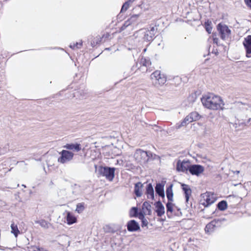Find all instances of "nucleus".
<instances>
[{
    "instance_id": "obj_1",
    "label": "nucleus",
    "mask_w": 251,
    "mask_h": 251,
    "mask_svg": "<svg viewBox=\"0 0 251 251\" xmlns=\"http://www.w3.org/2000/svg\"><path fill=\"white\" fill-rule=\"evenodd\" d=\"M201 100L204 106L212 110L222 109L224 105L221 97L212 93L203 96Z\"/></svg>"
},
{
    "instance_id": "obj_2",
    "label": "nucleus",
    "mask_w": 251,
    "mask_h": 251,
    "mask_svg": "<svg viewBox=\"0 0 251 251\" xmlns=\"http://www.w3.org/2000/svg\"><path fill=\"white\" fill-rule=\"evenodd\" d=\"M151 79L152 80L153 85L158 87L164 85L166 82V77L163 74H161L160 71L156 70L152 73L151 75Z\"/></svg>"
},
{
    "instance_id": "obj_3",
    "label": "nucleus",
    "mask_w": 251,
    "mask_h": 251,
    "mask_svg": "<svg viewBox=\"0 0 251 251\" xmlns=\"http://www.w3.org/2000/svg\"><path fill=\"white\" fill-rule=\"evenodd\" d=\"M157 28L154 26L150 27V29H141L136 32V34L142 36L145 41H151L153 40L156 32Z\"/></svg>"
},
{
    "instance_id": "obj_4",
    "label": "nucleus",
    "mask_w": 251,
    "mask_h": 251,
    "mask_svg": "<svg viewBox=\"0 0 251 251\" xmlns=\"http://www.w3.org/2000/svg\"><path fill=\"white\" fill-rule=\"evenodd\" d=\"M115 168L114 167L100 166L98 169V174L105 177L108 180L111 181L115 176Z\"/></svg>"
},
{
    "instance_id": "obj_5",
    "label": "nucleus",
    "mask_w": 251,
    "mask_h": 251,
    "mask_svg": "<svg viewBox=\"0 0 251 251\" xmlns=\"http://www.w3.org/2000/svg\"><path fill=\"white\" fill-rule=\"evenodd\" d=\"M60 156L58 158V162L65 164L72 161L74 156V153L67 150H63L60 153Z\"/></svg>"
},
{
    "instance_id": "obj_6",
    "label": "nucleus",
    "mask_w": 251,
    "mask_h": 251,
    "mask_svg": "<svg viewBox=\"0 0 251 251\" xmlns=\"http://www.w3.org/2000/svg\"><path fill=\"white\" fill-rule=\"evenodd\" d=\"M217 28L223 40H225L228 38L231 33V30L226 25L220 23L217 25Z\"/></svg>"
},
{
    "instance_id": "obj_7",
    "label": "nucleus",
    "mask_w": 251,
    "mask_h": 251,
    "mask_svg": "<svg viewBox=\"0 0 251 251\" xmlns=\"http://www.w3.org/2000/svg\"><path fill=\"white\" fill-rule=\"evenodd\" d=\"M147 155V151H144L141 149L136 150L134 155L135 159L138 162L143 163L148 162Z\"/></svg>"
},
{
    "instance_id": "obj_8",
    "label": "nucleus",
    "mask_w": 251,
    "mask_h": 251,
    "mask_svg": "<svg viewBox=\"0 0 251 251\" xmlns=\"http://www.w3.org/2000/svg\"><path fill=\"white\" fill-rule=\"evenodd\" d=\"M190 162L189 160H178L176 163V169L178 172H185L189 171L190 167Z\"/></svg>"
},
{
    "instance_id": "obj_9",
    "label": "nucleus",
    "mask_w": 251,
    "mask_h": 251,
    "mask_svg": "<svg viewBox=\"0 0 251 251\" xmlns=\"http://www.w3.org/2000/svg\"><path fill=\"white\" fill-rule=\"evenodd\" d=\"M226 219L224 218L214 219L206 226L205 227V232H212L215 227L220 226L222 223Z\"/></svg>"
},
{
    "instance_id": "obj_10",
    "label": "nucleus",
    "mask_w": 251,
    "mask_h": 251,
    "mask_svg": "<svg viewBox=\"0 0 251 251\" xmlns=\"http://www.w3.org/2000/svg\"><path fill=\"white\" fill-rule=\"evenodd\" d=\"M204 171V167L199 164L191 165L189 172L192 175L199 176Z\"/></svg>"
},
{
    "instance_id": "obj_11",
    "label": "nucleus",
    "mask_w": 251,
    "mask_h": 251,
    "mask_svg": "<svg viewBox=\"0 0 251 251\" xmlns=\"http://www.w3.org/2000/svg\"><path fill=\"white\" fill-rule=\"evenodd\" d=\"M243 45L246 49V56L251 57V35H248L244 39Z\"/></svg>"
},
{
    "instance_id": "obj_12",
    "label": "nucleus",
    "mask_w": 251,
    "mask_h": 251,
    "mask_svg": "<svg viewBox=\"0 0 251 251\" xmlns=\"http://www.w3.org/2000/svg\"><path fill=\"white\" fill-rule=\"evenodd\" d=\"M126 226L128 231L130 232L137 231L140 228L139 224L134 220L129 221Z\"/></svg>"
},
{
    "instance_id": "obj_13",
    "label": "nucleus",
    "mask_w": 251,
    "mask_h": 251,
    "mask_svg": "<svg viewBox=\"0 0 251 251\" xmlns=\"http://www.w3.org/2000/svg\"><path fill=\"white\" fill-rule=\"evenodd\" d=\"M202 197L204 201L202 204L205 206H208L215 201V199L213 196L212 195H210L209 193L203 194Z\"/></svg>"
},
{
    "instance_id": "obj_14",
    "label": "nucleus",
    "mask_w": 251,
    "mask_h": 251,
    "mask_svg": "<svg viewBox=\"0 0 251 251\" xmlns=\"http://www.w3.org/2000/svg\"><path fill=\"white\" fill-rule=\"evenodd\" d=\"M63 148L67 150L78 152L81 150V145L78 143H69L63 146Z\"/></svg>"
},
{
    "instance_id": "obj_15",
    "label": "nucleus",
    "mask_w": 251,
    "mask_h": 251,
    "mask_svg": "<svg viewBox=\"0 0 251 251\" xmlns=\"http://www.w3.org/2000/svg\"><path fill=\"white\" fill-rule=\"evenodd\" d=\"M155 207V212L158 217H161L165 213V207L160 201H156L154 204Z\"/></svg>"
},
{
    "instance_id": "obj_16",
    "label": "nucleus",
    "mask_w": 251,
    "mask_h": 251,
    "mask_svg": "<svg viewBox=\"0 0 251 251\" xmlns=\"http://www.w3.org/2000/svg\"><path fill=\"white\" fill-rule=\"evenodd\" d=\"M181 186L182 189L183 190V191L184 192L185 197V199H186V202H188L189 199V196L191 195V193H192L191 189L190 187H189V186L187 184H185L184 183H181Z\"/></svg>"
},
{
    "instance_id": "obj_17",
    "label": "nucleus",
    "mask_w": 251,
    "mask_h": 251,
    "mask_svg": "<svg viewBox=\"0 0 251 251\" xmlns=\"http://www.w3.org/2000/svg\"><path fill=\"white\" fill-rule=\"evenodd\" d=\"M164 186V184H161L160 183H158L156 184V186L155 187V190L156 193L159 196L162 197V198L165 197Z\"/></svg>"
},
{
    "instance_id": "obj_18",
    "label": "nucleus",
    "mask_w": 251,
    "mask_h": 251,
    "mask_svg": "<svg viewBox=\"0 0 251 251\" xmlns=\"http://www.w3.org/2000/svg\"><path fill=\"white\" fill-rule=\"evenodd\" d=\"M146 194L147 195L148 199H151L152 200H154V190L152 185L151 183H149L147 185Z\"/></svg>"
},
{
    "instance_id": "obj_19",
    "label": "nucleus",
    "mask_w": 251,
    "mask_h": 251,
    "mask_svg": "<svg viewBox=\"0 0 251 251\" xmlns=\"http://www.w3.org/2000/svg\"><path fill=\"white\" fill-rule=\"evenodd\" d=\"M143 187V184L138 182L135 184L134 186V194L137 197H140L142 195V189Z\"/></svg>"
},
{
    "instance_id": "obj_20",
    "label": "nucleus",
    "mask_w": 251,
    "mask_h": 251,
    "mask_svg": "<svg viewBox=\"0 0 251 251\" xmlns=\"http://www.w3.org/2000/svg\"><path fill=\"white\" fill-rule=\"evenodd\" d=\"M137 17L138 15H135L132 16L130 19L125 21L123 25L121 27V30L122 31L125 30L127 26L130 25Z\"/></svg>"
},
{
    "instance_id": "obj_21",
    "label": "nucleus",
    "mask_w": 251,
    "mask_h": 251,
    "mask_svg": "<svg viewBox=\"0 0 251 251\" xmlns=\"http://www.w3.org/2000/svg\"><path fill=\"white\" fill-rule=\"evenodd\" d=\"M142 209L145 213L149 215L151 214V205L149 201H145L142 205Z\"/></svg>"
},
{
    "instance_id": "obj_22",
    "label": "nucleus",
    "mask_w": 251,
    "mask_h": 251,
    "mask_svg": "<svg viewBox=\"0 0 251 251\" xmlns=\"http://www.w3.org/2000/svg\"><path fill=\"white\" fill-rule=\"evenodd\" d=\"M173 185L171 184L168 186L166 189V196L168 201H173Z\"/></svg>"
},
{
    "instance_id": "obj_23",
    "label": "nucleus",
    "mask_w": 251,
    "mask_h": 251,
    "mask_svg": "<svg viewBox=\"0 0 251 251\" xmlns=\"http://www.w3.org/2000/svg\"><path fill=\"white\" fill-rule=\"evenodd\" d=\"M192 122V121L190 119V118L188 117V116H187L181 122L180 124H177L176 125V128L177 129H179L181 128L182 126H185L187 125H188L189 123Z\"/></svg>"
},
{
    "instance_id": "obj_24",
    "label": "nucleus",
    "mask_w": 251,
    "mask_h": 251,
    "mask_svg": "<svg viewBox=\"0 0 251 251\" xmlns=\"http://www.w3.org/2000/svg\"><path fill=\"white\" fill-rule=\"evenodd\" d=\"M35 223L36 224H39L40 226L44 229H48V228H49L50 226V223H49L44 219L35 220Z\"/></svg>"
},
{
    "instance_id": "obj_25",
    "label": "nucleus",
    "mask_w": 251,
    "mask_h": 251,
    "mask_svg": "<svg viewBox=\"0 0 251 251\" xmlns=\"http://www.w3.org/2000/svg\"><path fill=\"white\" fill-rule=\"evenodd\" d=\"M137 63H136V66L134 65L131 66V67L130 68V71L128 72L127 73H126V72H124V76L125 77V78L130 76L135 72V69L137 67Z\"/></svg>"
},
{
    "instance_id": "obj_26",
    "label": "nucleus",
    "mask_w": 251,
    "mask_h": 251,
    "mask_svg": "<svg viewBox=\"0 0 251 251\" xmlns=\"http://www.w3.org/2000/svg\"><path fill=\"white\" fill-rule=\"evenodd\" d=\"M166 208L168 217H170L171 216V214L173 210V204L172 203V201H168L166 204Z\"/></svg>"
},
{
    "instance_id": "obj_27",
    "label": "nucleus",
    "mask_w": 251,
    "mask_h": 251,
    "mask_svg": "<svg viewBox=\"0 0 251 251\" xmlns=\"http://www.w3.org/2000/svg\"><path fill=\"white\" fill-rule=\"evenodd\" d=\"M10 227L11 229V233H13L16 237H17L20 233V231L18 229L17 225H15L14 223H12Z\"/></svg>"
},
{
    "instance_id": "obj_28",
    "label": "nucleus",
    "mask_w": 251,
    "mask_h": 251,
    "mask_svg": "<svg viewBox=\"0 0 251 251\" xmlns=\"http://www.w3.org/2000/svg\"><path fill=\"white\" fill-rule=\"evenodd\" d=\"M140 64L145 67H149L151 65V62L149 58L142 57L140 60Z\"/></svg>"
},
{
    "instance_id": "obj_29",
    "label": "nucleus",
    "mask_w": 251,
    "mask_h": 251,
    "mask_svg": "<svg viewBox=\"0 0 251 251\" xmlns=\"http://www.w3.org/2000/svg\"><path fill=\"white\" fill-rule=\"evenodd\" d=\"M227 202L226 201H222L217 204L218 208L221 211H224L227 208Z\"/></svg>"
},
{
    "instance_id": "obj_30",
    "label": "nucleus",
    "mask_w": 251,
    "mask_h": 251,
    "mask_svg": "<svg viewBox=\"0 0 251 251\" xmlns=\"http://www.w3.org/2000/svg\"><path fill=\"white\" fill-rule=\"evenodd\" d=\"M66 219L68 224H73L76 222V218L74 217L70 213H68Z\"/></svg>"
},
{
    "instance_id": "obj_31",
    "label": "nucleus",
    "mask_w": 251,
    "mask_h": 251,
    "mask_svg": "<svg viewBox=\"0 0 251 251\" xmlns=\"http://www.w3.org/2000/svg\"><path fill=\"white\" fill-rule=\"evenodd\" d=\"M212 23L211 21H207L204 23V27L206 31L209 33L212 32V27L211 26Z\"/></svg>"
},
{
    "instance_id": "obj_32",
    "label": "nucleus",
    "mask_w": 251,
    "mask_h": 251,
    "mask_svg": "<svg viewBox=\"0 0 251 251\" xmlns=\"http://www.w3.org/2000/svg\"><path fill=\"white\" fill-rule=\"evenodd\" d=\"M138 210L136 207H132L129 212L130 217H136L138 216Z\"/></svg>"
},
{
    "instance_id": "obj_33",
    "label": "nucleus",
    "mask_w": 251,
    "mask_h": 251,
    "mask_svg": "<svg viewBox=\"0 0 251 251\" xmlns=\"http://www.w3.org/2000/svg\"><path fill=\"white\" fill-rule=\"evenodd\" d=\"M188 116L189 118H190L192 122L198 120L199 117V114L196 112H192Z\"/></svg>"
},
{
    "instance_id": "obj_34",
    "label": "nucleus",
    "mask_w": 251,
    "mask_h": 251,
    "mask_svg": "<svg viewBox=\"0 0 251 251\" xmlns=\"http://www.w3.org/2000/svg\"><path fill=\"white\" fill-rule=\"evenodd\" d=\"M84 209V204L83 203H79L76 205L75 211L78 213H81Z\"/></svg>"
},
{
    "instance_id": "obj_35",
    "label": "nucleus",
    "mask_w": 251,
    "mask_h": 251,
    "mask_svg": "<svg viewBox=\"0 0 251 251\" xmlns=\"http://www.w3.org/2000/svg\"><path fill=\"white\" fill-rule=\"evenodd\" d=\"M129 2H126L122 6L121 12L126 11L129 7Z\"/></svg>"
},
{
    "instance_id": "obj_36",
    "label": "nucleus",
    "mask_w": 251,
    "mask_h": 251,
    "mask_svg": "<svg viewBox=\"0 0 251 251\" xmlns=\"http://www.w3.org/2000/svg\"><path fill=\"white\" fill-rule=\"evenodd\" d=\"M82 46V42L80 43H76V44H73V45L71 44L70 45V47L72 49H75V48L78 49L80 48Z\"/></svg>"
},
{
    "instance_id": "obj_37",
    "label": "nucleus",
    "mask_w": 251,
    "mask_h": 251,
    "mask_svg": "<svg viewBox=\"0 0 251 251\" xmlns=\"http://www.w3.org/2000/svg\"><path fill=\"white\" fill-rule=\"evenodd\" d=\"M244 104L242 102H240V101H238V102H236L235 103H234V105H235V107L236 108H241L243 107V106L244 105Z\"/></svg>"
},
{
    "instance_id": "obj_38",
    "label": "nucleus",
    "mask_w": 251,
    "mask_h": 251,
    "mask_svg": "<svg viewBox=\"0 0 251 251\" xmlns=\"http://www.w3.org/2000/svg\"><path fill=\"white\" fill-rule=\"evenodd\" d=\"M141 222H142L141 226L142 227L147 226L148 225V222L145 218L142 220Z\"/></svg>"
},
{
    "instance_id": "obj_39",
    "label": "nucleus",
    "mask_w": 251,
    "mask_h": 251,
    "mask_svg": "<svg viewBox=\"0 0 251 251\" xmlns=\"http://www.w3.org/2000/svg\"><path fill=\"white\" fill-rule=\"evenodd\" d=\"M138 216L140 219L141 220L145 219L144 215L143 212H140V213H138Z\"/></svg>"
},
{
    "instance_id": "obj_40",
    "label": "nucleus",
    "mask_w": 251,
    "mask_h": 251,
    "mask_svg": "<svg viewBox=\"0 0 251 251\" xmlns=\"http://www.w3.org/2000/svg\"><path fill=\"white\" fill-rule=\"evenodd\" d=\"M147 152L148 154L147 157H148V161L150 158H151L152 157L153 154H152V153L150 151H147Z\"/></svg>"
},
{
    "instance_id": "obj_41",
    "label": "nucleus",
    "mask_w": 251,
    "mask_h": 251,
    "mask_svg": "<svg viewBox=\"0 0 251 251\" xmlns=\"http://www.w3.org/2000/svg\"><path fill=\"white\" fill-rule=\"evenodd\" d=\"M246 4L251 8V0H244Z\"/></svg>"
},
{
    "instance_id": "obj_42",
    "label": "nucleus",
    "mask_w": 251,
    "mask_h": 251,
    "mask_svg": "<svg viewBox=\"0 0 251 251\" xmlns=\"http://www.w3.org/2000/svg\"><path fill=\"white\" fill-rule=\"evenodd\" d=\"M213 43L216 45H218L219 39L217 37H213Z\"/></svg>"
},
{
    "instance_id": "obj_43",
    "label": "nucleus",
    "mask_w": 251,
    "mask_h": 251,
    "mask_svg": "<svg viewBox=\"0 0 251 251\" xmlns=\"http://www.w3.org/2000/svg\"><path fill=\"white\" fill-rule=\"evenodd\" d=\"M129 71H130V68H127V67H126V68H125V71L124 72H126V73H127Z\"/></svg>"
},
{
    "instance_id": "obj_44",
    "label": "nucleus",
    "mask_w": 251,
    "mask_h": 251,
    "mask_svg": "<svg viewBox=\"0 0 251 251\" xmlns=\"http://www.w3.org/2000/svg\"><path fill=\"white\" fill-rule=\"evenodd\" d=\"M135 0H128L127 2H129V3H132Z\"/></svg>"
},
{
    "instance_id": "obj_45",
    "label": "nucleus",
    "mask_w": 251,
    "mask_h": 251,
    "mask_svg": "<svg viewBox=\"0 0 251 251\" xmlns=\"http://www.w3.org/2000/svg\"><path fill=\"white\" fill-rule=\"evenodd\" d=\"M240 173L239 171H236L234 172V174H238Z\"/></svg>"
}]
</instances>
